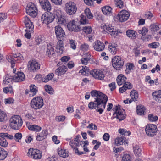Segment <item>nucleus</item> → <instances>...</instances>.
Returning a JSON list of instances; mask_svg holds the SVG:
<instances>
[{
  "label": "nucleus",
  "instance_id": "obj_25",
  "mask_svg": "<svg viewBox=\"0 0 161 161\" xmlns=\"http://www.w3.org/2000/svg\"><path fill=\"white\" fill-rule=\"evenodd\" d=\"M125 138L123 136L118 137H117L115 140V143L117 146L120 145H126L127 144L125 140Z\"/></svg>",
  "mask_w": 161,
  "mask_h": 161
},
{
  "label": "nucleus",
  "instance_id": "obj_3",
  "mask_svg": "<svg viewBox=\"0 0 161 161\" xmlns=\"http://www.w3.org/2000/svg\"><path fill=\"white\" fill-rule=\"evenodd\" d=\"M115 112L113 114L114 118H116L119 121L124 120L126 117L125 110L119 105L114 106L113 109Z\"/></svg>",
  "mask_w": 161,
  "mask_h": 161
},
{
  "label": "nucleus",
  "instance_id": "obj_12",
  "mask_svg": "<svg viewBox=\"0 0 161 161\" xmlns=\"http://www.w3.org/2000/svg\"><path fill=\"white\" fill-rule=\"evenodd\" d=\"M28 69L31 72H34L40 68V65L35 60L29 61L28 64Z\"/></svg>",
  "mask_w": 161,
  "mask_h": 161
},
{
  "label": "nucleus",
  "instance_id": "obj_52",
  "mask_svg": "<svg viewBox=\"0 0 161 161\" xmlns=\"http://www.w3.org/2000/svg\"><path fill=\"white\" fill-rule=\"evenodd\" d=\"M151 30L152 31L155 32L160 29L159 27L157 25L153 24L151 25Z\"/></svg>",
  "mask_w": 161,
  "mask_h": 161
},
{
  "label": "nucleus",
  "instance_id": "obj_48",
  "mask_svg": "<svg viewBox=\"0 0 161 161\" xmlns=\"http://www.w3.org/2000/svg\"><path fill=\"white\" fill-rule=\"evenodd\" d=\"M148 32V29L146 27H143L141 30H139L138 32L143 36L145 35Z\"/></svg>",
  "mask_w": 161,
  "mask_h": 161
},
{
  "label": "nucleus",
  "instance_id": "obj_21",
  "mask_svg": "<svg viewBox=\"0 0 161 161\" xmlns=\"http://www.w3.org/2000/svg\"><path fill=\"white\" fill-rule=\"evenodd\" d=\"M130 95L131 97V98L129 100L128 99H127L124 101V102L125 104L128 103V101L130 104L132 101H135L137 100L138 97V93L136 90H133L132 91L130 92Z\"/></svg>",
  "mask_w": 161,
  "mask_h": 161
},
{
  "label": "nucleus",
  "instance_id": "obj_16",
  "mask_svg": "<svg viewBox=\"0 0 161 161\" xmlns=\"http://www.w3.org/2000/svg\"><path fill=\"white\" fill-rule=\"evenodd\" d=\"M90 73L94 78L100 80H103L105 77L103 72L99 70L94 69Z\"/></svg>",
  "mask_w": 161,
  "mask_h": 161
},
{
  "label": "nucleus",
  "instance_id": "obj_9",
  "mask_svg": "<svg viewBox=\"0 0 161 161\" xmlns=\"http://www.w3.org/2000/svg\"><path fill=\"white\" fill-rule=\"evenodd\" d=\"M103 32L104 33H107L113 36H116L118 33L116 29H114L111 25H108L107 26L104 25L103 26Z\"/></svg>",
  "mask_w": 161,
  "mask_h": 161
},
{
  "label": "nucleus",
  "instance_id": "obj_46",
  "mask_svg": "<svg viewBox=\"0 0 161 161\" xmlns=\"http://www.w3.org/2000/svg\"><path fill=\"white\" fill-rule=\"evenodd\" d=\"M115 4L118 8H122L124 6V3L123 0H114Z\"/></svg>",
  "mask_w": 161,
  "mask_h": 161
},
{
  "label": "nucleus",
  "instance_id": "obj_28",
  "mask_svg": "<svg viewBox=\"0 0 161 161\" xmlns=\"http://www.w3.org/2000/svg\"><path fill=\"white\" fill-rule=\"evenodd\" d=\"M91 55L90 53H87L80 60L81 63L83 64L86 65L91 59Z\"/></svg>",
  "mask_w": 161,
  "mask_h": 161
},
{
  "label": "nucleus",
  "instance_id": "obj_2",
  "mask_svg": "<svg viewBox=\"0 0 161 161\" xmlns=\"http://www.w3.org/2000/svg\"><path fill=\"white\" fill-rule=\"evenodd\" d=\"M23 121L21 117L16 115L12 116L9 120V125L14 130H18L22 126Z\"/></svg>",
  "mask_w": 161,
  "mask_h": 161
},
{
  "label": "nucleus",
  "instance_id": "obj_15",
  "mask_svg": "<svg viewBox=\"0 0 161 161\" xmlns=\"http://www.w3.org/2000/svg\"><path fill=\"white\" fill-rule=\"evenodd\" d=\"M39 3L42 8L47 12L51 10V4L48 0H39Z\"/></svg>",
  "mask_w": 161,
  "mask_h": 161
},
{
  "label": "nucleus",
  "instance_id": "obj_59",
  "mask_svg": "<svg viewBox=\"0 0 161 161\" xmlns=\"http://www.w3.org/2000/svg\"><path fill=\"white\" fill-rule=\"evenodd\" d=\"M37 10H33L31 11L30 12L27 13V14H28L30 16H31L32 17H36L37 14Z\"/></svg>",
  "mask_w": 161,
  "mask_h": 161
},
{
  "label": "nucleus",
  "instance_id": "obj_14",
  "mask_svg": "<svg viewBox=\"0 0 161 161\" xmlns=\"http://www.w3.org/2000/svg\"><path fill=\"white\" fill-rule=\"evenodd\" d=\"M130 15L128 12L125 10H123L118 14V18L120 22H124L129 19Z\"/></svg>",
  "mask_w": 161,
  "mask_h": 161
},
{
  "label": "nucleus",
  "instance_id": "obj_36",
  "mask_svg": "<svg viewBox=\"0 0 161 161\" xmlns=\"http://www.w3.org/2000/svg\"><path fill=\"white\" fill-rule=\"evenodd\" d=\"M28 128L30 130L36 132H39L42 129L41 127L35 125H29Z\"/></svg>",
  "mask_w": 161,
  "mask_h": 161
},
{
  "label": "nucleus",
  "instance_id": "obj_4",
  "mask_svg": "<svg viewBox=\"0 0 161 161\" xmlns=\"http://www.w3.org/2000/svg\"><path fill=\"white\" fill-rule=\"evenodd\" d=\"M43 104V100L42 97L38 96L33 98L30 103L31 107L36 110L42 108Z\"/></svg>",
  "mask_w": 161,
  "mask_h": 161
},
{
  "label": "nucleus",
  "instance_id": "obj_53",
  "mask_svg": "<svg viewBox=\"0 0 161 161\" xmlns=\"http://www.w3.org/2000/svg\"><path fill=\"white\" fill-rule=\"evenodd\" d=\"M45 88L46 91L49 94H53V89L50 86L46 85L45 86Z\"/></svg>",
  "mask_w": 161,
  "mask_h": 161
},
{
  "label": "nucleus",
  "instance_id": "obj_11",
  "mask_svg": "<svg viewBox=\"0 0 161 161\" xmlns=\"http://www.w3.org/2000/svg\"><path fill=\"white\" fill-rule=\"evenodd\" d=\"M55 32L56 38L58 40H64L65 36V33L63 29L59 25L55 27Z\"/></svg>",
  "mask_w": 161,
  "mask_h": 161
},
{
  "label": "nucleus",
  "instance_id": "obj_35",
  "mask_svg": "<svg viewBox=\"0 0 161 161\" xmlns=\"http://www.w3.org/2000/svg\"><path fill=\"white\" fill-rule=\"evenodd\" d=\"M57 17V22L58 24L61 25H65L67 24V21L66 19L64 16H58Z\"/></svg>",
  "mask_w": 161,
  "mask_h": 161
},
{
  "label": "nucleus",
  "instance_id": "obj_5",
  "mask_svg": "<svg viewBox=\"0 0 161 161\" xmlns=\"http://www.w3.org/2000/svg\"><path fill=\"white\" fill-rule=\"evenodd\" d=\"M65 10L69 15H73L76 12L77 8L76 4L74 2L70 1L67 3L65 6Z\"/></svg>",
  "mask_w": 161,
  "mask_h": 161
},
{
  "label": "nucleus",
  "instance_id": "obj_24",
  "mask_svg": "<svg viewBox=\"0 0 161 161\" xmlns=\"http://www.w3.org/2000/svg\"><path fill=\"white\" fill-rule=\"evenodd\" d=\"M126 34L128 38L133 40L136 38L137 32L134 30L129 29L126 31Z\"/></svg>",
  "mask_w": 161,
  "mask_h": 161
},
{
  "label": "nucleus",
  "instance_id": "obj_63",
  "mask_svg": "<svg viewBox=\"0 0 161 161\" xmlns=\"http://www.w3.org/2000/svg\"><path fill=\"white\" fill-rule=\"evenodd\" d=\"M119 133L122 135H125L126 133H128V135H129L131 133L130 132H127L125 129H119Z\"/></svg>",
  "mask_w": 161,
  "mask_h": 161
},
{
  "label": "nucleus",
  "instance_id": "obj_41",
  "mask_svg": "<svg viewBox=\"0 0 161 161\" xmlns=\"http://www.w3.org/2000/svg\"><path fill=\"white\" fill-rule=\"evenodd\" d=\"M108 50L112 54H115L117 50V47L111 45L108 46Z\"/></svg>",
  "mask_w": 161,
  "mask_h": 161
},
{
  "label": "nucleus",
  "instance_id": "obj_1",
  "mask_svg": "<svg viewBox=\"0 0 161 161\" xmlns=\"http://www.w3.org/2000/svg\"><path fill=\"white\" fill-rule=\"evenodd\" d=\"M91 96L96 97L94 102L89 103L88 106L90 109H95L96 111L102 114L105 108L106 104L108 101V97L106 95L101 92L96 90H92L91 92Z\"/></svg>",
  "mask_w": 161,
  "mask_h": 161
},
{
  "label": "nucleus",
  "instance_id": "obj_42",
  "mask_svg": "<svg viewBox=\"0 0 161 161\" xmlns=\"http://www.w3.org/2000/svg\"><path fill=\"white\" fill-rule=\"evenodd\" d=\"M54 76V74L53 73H49L48 75L42 79V81L45 82H47L49 80H51Z\"/></svg>",
  "mask_w": 161,
  "mask_h": 161
},
{
  "label": "nucleus",
  "instance_id": "obj_7",
  "mask_svg": "<svg viewBox=\"0 0 161 161\" xmlns=\"http://www.w3.org/2000/svg\"><path fill=\"white\" fill-rule=\"evenodd\" d=\"M55 18V15L53 13L47 12L44 13L41 16V19L43 23L48 24L52 22Z\"/></svg>",
  "mask_w": 161,
  "mask_h": 161
},
{
  "label": "nucleus",
  "instance_id": "obj_55",
  "mask_svg": "<svg viewBox=\"0 0 161 161\" xmlns=\"http://www.w3.org/2000/svg\"><path fill=\"white\" fill-rule=\"evenodd\" d=\"M14 137L15 140L16 142H19L22 137V135L20 133H17L15 134Z\"/></svg>",
  "mask_w": 161,
  "mask_h": 161
},
{
  "label": "nucleus",
  "instance_id": "obj_33",
  "mask_svg": "<svg viewBox=\"0 0 161 161\" xmlns=\"http://www.w3.org/2000/svg\"><path fill=\"white\" fill-rule=\"evenodd\" d=\"M33 10H37L36 5L31 2L29 3L26 8V13L30 12L31 11Z\"/></svg>",
  "mask_w": 161,
  "mask_h": 161
},
{
  "label": "nucleus",
  "instance_id": "obj_56",
  "mask_svg": "<svg viewBox=\"0 0 161 161\" xmlns=\"http://www.w3.org/2000/svg\"><path fill=\"white\" fill-rule=\"evenodd\" d=\"M70 44V47L74 50L76 48V45L75 41L73 40H70L69 42Z\"/></svg>",
  "mask_w": 161,
  "mask_h": 161
},
{
  "label": "nucleus",
  "instance_id": "obj_38",
  "mask_svg": "<svg viewBox=\"0 0 161 161\" xmlns=\"http://www.w3.org/2000/svg\"><path fill=\"white\" fill-rule=\"evenodd\" d=\"M58 155L63 158L68 157L69 155V153L64 149H61L58 152Z\"/></svg>",
  "mask_w": 161,
  "mask_h": 161
},
{
  "label": "nucleus",
  "instance_id": "obj_29",
  "mask_svg": "<svg viewBox=\"0 0 161 161\" xmlns=\"http://www.w3.org/2000/svg\"><path fill=\"white\" fill-rule=\"evenodd\" d=\"M30 90L29 92H30L29 96L30 97H33L35 96L38 91L37 88L35 85H31L30 86Z\"/></svg>",
  "mask_w": 161,
  "mask_h": 161
},
{
  "label": "nucleus",
  "instance_id": "obj_8",
  "mask_svg": "<svg viewBox=\"0 0 161 161\" xmlns=\"http://www.w3.org/2000/svg\"><path fill=\"white\" fill-rule=\"evenodd\" d=\"M27 154L29 157L34 159H40L42 157L41 151L37 149L30 148Z\"/></svg>",
  "mask_w": 161,
  "mask_h": 161
},
{
  "label": "nucleus",
  "instance_id": "obj_26",
  "mask_svg": "<svg viewBox=\"0 0 161 161\" xmlns=\"http://www.w3.org/2000/svg\"><path fill=\"white\" fill-rule=\"evenodd\" d=\"M47 131L46 130H43L42 131L36 136V140L38 141H41L45 139L47 136Z\"/></svg>",
  "mask_w": 161,
  "mask_h": 161
},
{
  "label": "nucleus",
  "instance_id": "obj_34",
  "mask_svg": "<svg viewBox=\"0 0 161 161\" xmlns=\"http://www.w3.org/2000/svg\"><path fill=\"white\" fill-rule=\"evenodd\" d=\"M15 55H16V53L15 54H11L7 58L8 61L11 62L12 67L14 66L15 62L16 61Z\"/></svg>",
  "mask_w": 161,
  "mask_h": 161
},
{
  "label": "nucleus",
  "instance_id": "obj_20",
  "mask_svg": "<svg viewBox=\"0 0 161 161\" xmlns=\"http://www.w3.org/2000/svg\"><path fill=\"white\" fill-rule=\"evenodd\" d=\"M93 47L95 50L96 51H102L104 49L105 45L103 42L97 40L94 43Z\"/></svg>",
  "mask_w": 161,
  "mask_h": 161
},
{
  "label": "nucleus",
  "instance_id": "obj_50",
  "mask_svg": "<svg viewBox=\"0 0 161 161\" xmlns=\"http://www.w3.org/2000/svg\"><path fill=\"white\" fill-rule=\"evenodd\" d=\"M160 44L158 42H154L148 45L149 47L152 48H156L159 47Z\"/></svg>",
  "mask_w": 161,
  "mask_h": 161
},
{
  "label": "nucleus",
  "instance_id": "obj_62",
  "mask_svg": "<svg viewBox=\"0 0 161 161\" xmlns=\"http://www.w3.org/2000/svg\"><path fill=\"white\" fill-rule=\"evenodd\" d=\"M80 48L82 51H87L89 49V46L87 44L84 43L81 45Z\"/></svg>",
  "mask_w": 161,
  "mask_h": 161
},
{
  "label": "nucleus",
  "instance_id": "obj_18",
  "mask_svg": "<svg viewBox=\"0 0 161 161\" xmlns=\"http://www.w3.org/2000/svg\"><path fill=\"white\" fill-rule=\"evenodd\" d=\"M75 23L74 20H72L67 25V27L69 31L76 32L81 31V28L79 27L78 25H76Z\"/></svg>",
  "mask_w": 161,
  "mask_h": 161
},
{
  "label": "nucleus",
  "instance_id": "obj_40",
  "mask_svg": "<svg viewBox=\"0 0 161 161\" xmlns=\"http://www.w3.org/2000/svg\"><path fill=\"white\" fill-rule=\"evenodd\" d=\"M7 152L3 149L0 147V160L4 159L7 156Z\"/></svg>",
  "mask_w": 161,
  "mask_h": 161
},
{
  "label": "nucleus",
  "instance_id": "obj_13",
  "mask_svg": "<svg viewBox=\"0 0 161 161\" xmlns=\"http://www.w3.org/2000/svg\"><path fill=\"white\" fill-rule=\"evenodd\" d=\"M24 23L26 28L25 31L33 32L34 26L33 23L31 21L29 17L27 16H25L24 17Z\"/></svg>",
  "mask_w": 161,
  "mask_h": 161
},
{
  "label": "nucleus",
  "instance_id": "obj_54",
  "mask_svg": "<svg viewBox=\"0 0 161 161\" xmlns=\"http://www.w3.org/2000/svg\"><path fill=\"white\" fill-rule=\"evenodd\" d=\"M8 142L5 139L0 138V145L1 146L6 147L8 145Z\"/></svg>",
  "mask_w": 161,
  "mask_h": 161
},
{
  "label": "nucleus",
  "instance_id": "obj_17",
  "mask_svg": "<svg viewBox=\"0 0 161 161\" xmlns=\"http://www.w3.org/2000/svg\"><path fill=\"white\" fill-rule=\"evenodd\" d=\"M69 144L71 148L75 150V153H77L78 155H80L83 154V152L82 151H80L78 149L76 148L77 146L82 145L81 142H77L74 140H72L70 141Z\"/></svg>",
  "mask_w": 161,
  "mask_h": 161
},
{
  "label": "nucleus",
  "instance_id": "obj_57",
  "mask_svg": "<svg viewBox=\"0 0 161 161\" xmlns=\"http://www.w3.org/2000/svg\"><path fill=\"white\" fill-rule=\"evenodd\" d=\"M89 69L86 66L82 67V69L80 70L79 72L81 73L83 75H85L86 73H88L89 72Z\"/></svg>",
  "mask_w": 161,
  "mask_h": 161
},
{
  "label": "nucleus",
  "instance_id": "obj_31",
  "mask_svg": "<svg viewBox=\"0 0 161 161\" xmlns=\"http://www.w3.org/2000/svg\"><path fill=\"white\" fill-rule=\"evenodd\" d=\"M126 78L123 75H119L116 79L117 83L119 85H121L125 82Z\"/></svg>",
  "mask_w": 161,
  "mask_h": 161
},
{
  "label": "nucleus",
  "instance_id": "obj_49",
  "mask_svg": "<svg viewBox=\"0 0 161 161\" xmlns=\"http://www.w3.org/2000/svg\"><path fill=\"white\" fill-rule=\"evenodd\" d=\"M85 13L87 18L89 19H92L93 18V15L91 13L89 8H86L85 10Z\"/></svg>",
  "mask_w": 161,
  "mask_h": 161
},
{
  "label": "nucleus",
  "instance_id": "obj_22",
  "mask_svg": "<svg viewBox=\"0 0 161 161\" xmlns=\"http://www.w3.org/2000/svg\"><path fill=\"white\" fill-rule=\"evenodd\" d=\"M67 70V67L62 64L60 65L59 67L56 69L55 74L58 76H61L65 74Z\"/></svg>",
  "mask_w": 161,
  "mask_h": 161
},
{
  "label": "nucleus",
  "instance_id": "obj_19",
  "mask_svg": "<svg viewBox=\"0 0 161 161\" xmlns=\"http://www.w3.org/2000/svg\"><path fill=\"white\" fill-rule=\"evenodd\" d=\"M25 79V76L22 72H18L14 76V81L15 82H21Z\"/></svg>",
  "mask_w": 161,
  "mask_h": 161
},
{
  "label": "nucleus",
  "instance_id": "obj_44",
  "mask_svg": "<svg viewBox=\"0 0 161 161\" xmlns=\"http://www.w3.org/2000/svg\"><path fill=\"white\" fill-rule=\"evenodd\" d=\"M134 67V65L132 63L127 64L126 66V68L125 70V72L126 74H129L131 70H133V68Z\"/></svg>",
  "mask_w": 161,
  "mask_h": 161
},
{
  "label": "nucleus",
  "instance_id": "obj_43",
  "mask_svg": "<svg viewBox=\"0 0 161 161\" xmlns=\"http://www.w3.org/2000/svg\"><path fill=\"white\" fill-rule=\"evenodd\" d=\"M80 17L81 18L80 21V24L85 25L89 23V21L86 19L85 16L83 15H81Z\"/></svg>",
  "mask_w": 161,
  "mask_h": 161
},
{
  "label": "nucleus",
  "instance_id": "obj_10",
  "mask_svg": "<svg viewBox=\"0 0 161 161\" xmlns=\"http://www.w3.org/2000/svg\"><path fill=\"white\" fill-rule=\"evenodd\" d=\"M156 126L153 124L147 125L146 127L145 131L147 134L150 136H153L157 131Z\"/></svg>",
  "mask_w": 161,
  "mask_h": 161
},
{
  "label": "nucleus",
  "instance_id": "obj_58",
  "mask_svg": "<svg viewBox=\"0 0 161 161\" xmlns=\"http://www.w3.org/2000/svg\"><path fill=\"white\" fill-rule=\"evenodd\" d=\"M122 161H131V157L129 154H125L122 158Z\"/></svg>",
  "mask_w": 161,
  "mask_h": 161
},
{
  "label": "nucleus",
  "instance_id": "obj_37",
  "mask_svg": "<svg viewBox=\"0 0 161 161\" xmlns=\"http://www.w3.org/2000/svg\"><path fill=\"white\" fill-rule=\"evenodd\" d=\"M145 109L142 105H139L137 107V113L139 115H142L144 114Z\"/></svg>",
  "mask_w": 161,
  "mask_h": 161
},
{
  "label": "nucleus",
  "instance_id": "obj_51",
  "mask_svg": "<svg viewBox=\"0 0 161 161\" xmlns=\"http://www.w3.org/2000/svg\"><path fill=\"white\" fill-rule=\"evenodd\" d=\"M83 30L85 33L87 34H90L92 31V28L90 26L83 27L82 28H81V30Z\"/></svg>",
  "mask_w": 161,
  "mask_h": 161
},
{
  "label": "nucleus",
  "instance_id": "obj_61",
  "mask_svg": "<svg viewBox=\"0 0 161 161\" xmlns=\"http://www.w3.org/2000/svg\"><path fill=\"white\" fill-rule=\"evenodd\" d=\"M65 118V117L64 116H59L56 117V120L58 122L64 121Z\"/></svg>",
  "mask_w": 161,
  "mask_h": 161
},
{
  "label": "nucleus",
  "instance_id": "obj_60",
  "mask_svg": "<svg viewBox=\"0 0 161 161\" xmlns=\"http://www.w3.org/2000/svg\"><path fill=\"white\" fill-rule=\"evenodd\" d=\"M44 41L43 37L41 36H39L36 38V41L37 44L42 43Z\"/></svg>",
  "mask_w": 161,
  "mask_h": 161
},
{
  "label": "nucleus",
  "instance_id": "obj_39",
  "mask_svg": "<svg viewBox=\"0 0 161 161\" xmlns=\"http://www.w3.org/2000/svg\"><path fill=\"white\" fill-rule=\"evenodd\" d=\"M14 76L6 75L4 80H3V83L4 84H8V83L14 81Z\"/></svg>",
  "mask_w": 161,
  "mask_h": 161
},
{
  "label": "nucleus",
  "instance_id": "obj_64",
  "mask_svg": "<svg viewBox=\"0 0 161 161\" xmlns=\"http://www.w3.org/2000/svg\"><path fill=\"white\" fill-rule=\"evenodd\" d=\"M58 41L57 42L56 47H64L63 40H58Z\"/></svg>",
  "mask_w": 161,
  "mask_h": 161
},
{
  "label": "nucleus",
  "instance_id": "obj_32",
  "mask_svg": "<svg viewBox=\"0 0 161 161\" xmlns=\"http://www.w3.org/2000/svg\"><path fill=\"white\" fill-rule=\"evenodd\" d=\"M112 8L108 6H105L102 8V10L104 14L110 15L112 13Z\"/></svg>",
  "mask_w": 161,
  "mask_h": 161
},
{
  "label": "nucleus",
  "instance_id": "obj_47",
  "mask_svg": "<svg viewBox=\"0 0 161 161\" xmlns=\"http://www.w3.org/2000/svg\"><path fill=\"white\" fill-rule=\"evenodd\" d=\"M7 116L6 113L0 109V122H3L5 121Z\"/></svg>",
  "mask_w": 161,
  "mask_h": 161
},
{
  "label": "nucleus",
  "instance_id": "obj_23",
  "mask_svg": "<svg viewBox=\"0 0 161 161\" xmlns=\"http://www.w3.org/2000/svg\"><path fill=\"white\" fill-rule=\"evenodd\" d=\"M53 47L52 43H50L47 45V54L50 57L53 56V55L55 54Z\"/></svg>",
  "mask_w": 161,
  "mask_h": 161
},
{
  "label": "nucleus",
  "instance_id": "obj_6",
  "mask_svg": "<svg viewBox=\"0 0 161 161\" xmlns=\"http://www.w3.org/2000/svg\"><path fill=\"white\" fill-rule=\"evenodd\" d=\"M113 67L117 70H120L124 64L123 59L118 56H115L112 59Z\"/></svg>",
  "mask_w": 161,
  "mask_h": 161
},
{
  "label": "nucleus",
  "instance_id": "obj_27",
  "mask_svg": "<svg viewBox=\"0 0 161 161\" xmlns=\"http://www.w3.org/2000/svg\"><path fill=\"white\" fill-rule=\"evenodd\" d=\"M153 97L157 101L161 102V90L153 92L152 93Z\"/></svg>",
  "mask_w": 161,
  "mask_h": 161
},
{
  "label": "nucleus",
  "instance_id": "obj_30",
  "mask_svg": "<svg viewBox=\"0 0 161 161\" xmlns=\"http://www.w3.org/2000/svg\"><path fill=\"white\" fill-rule=\"evenodd\" d=\"M133 151L135 155L138 156H140L141 155L142 149L138 145H135L133 147Z\"/></svg>",
  "mask_w": 161,
  "mask_h": 161
},
{
  "label": "nucleus",
  "instance_id": "obj_45",
  "mask_svg": "<svg viewBox=\"0 0 161 161\" xmlns=\"http://www.w3.org/2000/svg\"><path fill=\"white\" fill-rule=\"evenodd\" d=\"M148 119L151 122H155L157 120L158 118L157 116L153 114H149L148 116Z\"/></svg>",
  "mask_w": 161,
  "mask_h": 161
}]
</instances>
